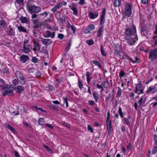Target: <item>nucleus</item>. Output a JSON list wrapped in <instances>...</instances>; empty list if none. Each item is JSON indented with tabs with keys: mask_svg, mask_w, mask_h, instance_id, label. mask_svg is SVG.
I'll return each instance as SVG.
<instances>
[{
	"mask_svg": "<svg viewBox=\"0 0 157 157\" xmlns=\"http://www.w3.org/2000/svg\"><path fill=\"white\" fill-rule=\"evenodd\" d=\"M126 39L128 44L133 45L138 40V37L136 34V29L134 25H132L126 30Z\"/></svg>",
	"mask_w": 157,
	"mask_h": 157,
	"instance_id": "f257e3e1",
	"label": "nucleus"
},
{
	"mask_svg": "<svg viewBox=\"0 0 157 157\" xmlns=\"http://www.w3.org/2000/svg\"><path fill=\"white\" fill-rule=\"evenodd\" d=\"M132 6L131 4L126 2H123L122 6V11L123 13L128 17H130L132 14Z\"/></svg>",
	"mask_w": 157,
	"mask_h": 157,
	"instance_id": "f03ea898",
	"label": "nucleus"
},
{
	"mask_svg": "<svg viewBox=\"0 0 157 157\" xmlns=\"http://www.w3.org/2000/svg\"><path fill=\"white\" fill-rule=\"evenodd\" d=\"M41 8L40 7L35 5H30L28 6V10L30 13H37L41 11Z\"/></svg>",
	"mask_w": 157,
	"mask_h": 157,
	"instance_id": "7ed1b4c3",
	"label": "nucleus"
},
{
	"mask_svg": "<svg viewBox=\"0 0 157 157\" xmlns=\"http://www.w3.org/2000/svg\"><path fill=\"white\" fill-rule=\"evenodd\" d=\"M15 75L17 79L20 78V80H19L20 83L22 85H25L26 83V81L22 74L20 71H16Z\"/></svg>",
	"mask_w": 157,
	"mask_h": 157,
	"instance_id": "20e7f679",
	"label": "nucleus"
},
{
	"mask_svg": "<svg viewBox=\"0 0 157 157\" xmlns=\"http://www.w3.org/2000/svg\"><path fill=\"white\" fill-rule=\"evenodd\" d=\"M149 58L151 61H157V49L151 51L149 53Z\"/></svg>",
	"mask_w": 157,
	"mask_h": 157,
	"instance_id": "39448f33",
	"label": "nucleus"
},
{
	"mask_svg": "<svg viewBox=\"0 0 157 157\" xmlns=\"http://www.w3.org/2000/svg\"><path fill=\"white\" fill-rule=\"evenodd\" d=\"M55 33L54 32H51L49 31L48 30L45 31V33L43 35V36L45 38H48L50 37L52 38L54 37Z\"/></svg>",
	"mask_w": 157,
	"mask_h": 157,
	"instance_id": "423d86ee",
	"label": "nucleus"
},
{
	"mask_svg": "<svg viewBox=\"0 0 157 157\" xmlns=\"http://www.w3.org/2000/svg\"><path fill=\"white\" fill-rule=\"evenodd\" d=\"M106 10L105 8H104L102 11V14L100 21V25H103V24L104 23L105 19V18L106 14Z\"/></svg>",
	"mask_w": 157,
	"mask_h": 157,
	"instance_id": "0eeeda50",
	"label": "nucleus"
},
{
	"mask_svg": "<svg viewBox=\"0 0 157 157\" xmlns=\"http://www.w3.org/2000/svg\"><path fill=\"white\" fill-rule=\"evenodd\" d=\"M95 27L92 24L90 25L84 30L85 34H89L91 33V31L94 30Z\"/></svg>",
	"mask_w": 157,
	"mask_h": 157,
	"instance_id": "6e6552de",
	"label": "nucleus"
},
{
	"mask_svg": "<svg viewBox=\"0 0 157 157\" xmlns=\"http://www.w3.org/2000/svg\"><path fill=\"white\" fill-rule=\"evenodd\" d=\"M13 90L18 94H20L24 91L25 88L23 86L21 85H18L15 86Z\"/></svg>",
	"mask_w": 157,
	"mask_h": 157,
	"instance_id": "1a4fd4ad",
	"label": "nucleus"
},
{
	"mask_svg": "<svg viewBox=\"0 0 157 157\" xmlns=\"http://www.w3.org/2000/svg\"><path fill=\"white\" fill-rule=\"evenodd\" d=\"M98 13L97 11L90 12L89 13V16L90 19H94L97 18L98 16Z\"/></svg>",
	"mask_w": 157,
	"mask_h": 157,
	"instance_id": "9d476101",
	"label": "nucleus"
},
{
	"mask_svg": "<svg viewBox=\"0 0 157 157\" xmlns=\"http://www.w3.org/2000/svg\"><path fill=\"white\" fill-rule=\"evenodd\" d=\"M42 42L43 44L45 46H47L51 44L53 42L50 39L43 38Z\"/></svg>",
	"mask_w": 157,
	"mask_h": 157,
	"instance_id": "9b49d317",
	"label": "nucleus"
},
{
	"mask_svg": "<svg viewBox=\"0 0 157 157\" xmlns=\"http://www.w3.org/2000/svg\"><path fill=\"white\" fill-rule=\"evenodd\" d=\"M19 59L22 63H25L29 59V57L27 55H22L20 57Z\"/></svg>",
	"mask_w": 157,
	"mask_h": 157,
	"instance_id": "f8f14e48",
	"label": "nucleus"
},
{
	"mask_svg": "<svg viewBox=\"0 0 157 157\" xmlns=\"http://www.w3.org/2000/svg\"><path fill=\"white\" fill-rule=\"evenodd\" d=\"M141 85L139 84L136 85V88L135 93H137L138 94H140L143 93V89H141Z\"/></svg>",
	"mask_w": 157,
	"mask_h": 157,
	"instance_id": "ddd939ff",
	"label": "nucleus"
},
{
	"mask_svg": "<svg viewBox=\"0 0 157 157\" xmlns=\"http://www.w3.org/2000/svg\"><path fill=\"white\" fill-rule=\"evenodd\" d=\"M63 5L62 3L59 2L57 3L55 7L52 9L51 11L53 13H55L57 10L59 9Z\"/></svg>",
	"mask_w": 157,
	"mask_h": 157,
	"instance_id": "4468645a",
	"label": "nucleus"
},
{
	"mask_svg": "<svg viewBox=\"0 0 157 157\" xmlns=\"http://www.w3.org/2000/svg\"><path fill=\"white\" fill-rule=\"evenodd\" d=\"M2 95L4 96L8 95L9 96H13L14 95V94L12 90H8L3 91L2 93Z\"/></svg>",
	"mask_w": 157,
	"mask_h": 157,
	"instance_id": "2eb2a0df",
	"label": "nucleus"
},
{
	"mask_svg": "<svg viewBox=\"0 0 157 157\" xmlns=\"http://www.w3.org/2000/svg\"><path fill=\"white\" fill-rule=\"evenodd\" d=\"M156 91H157V88L153 86H150L149 87L147 90V92H151L153 94Z\"/></svg>",
	"mask_w": 157,
	"mask_h": 157,
	"instance_id": "dca6fc26",
	"label": "nucleus"
},
{
	"mask_svg": "<svg viewBox=\"0 0 157 157\" xmlns=\"http://www.w3.org/2000/svg\"><path fill=\"white\" fill-rule=\"evenodd\" d=\"M29 47H31V46L29 45H23L22 51H23L24 53L26 54L27 53L30 51Z\"/></svg>",
	"mask_w": 157,
	"mask_h": 157,
	"instance_id": "f3484780",
	"label": "nucleus"
},
{
	"mask_svg": "<svg viewBox=\"0 0 157 157\" xmlns=\"http://www.w3.org/2000/svg\"><path fill=\"white\" fill-rule=\"evenodd\" d=\"M70 7V9L73 11L74 14L75 16H78V10L77 7L75 6H72Z\"/></svg>",
	"mask_w": 157,
	"mask_h": 157,
	"instance_id": "a211bd4d",
	"label": "nucleus"
},
{
	"mask_svg": "<svg viewBox=\"0 0 157 157\" xmlns=\"http://www.w3.org/2000/svg\"><path fill=\"white\" fill-rule=\"evenodd\" d=\"M0 87L2 88V90H9L11 87L10 86L7 84L1 85H0Z\"/></svg>",
	"mask_w": 157,
	"mask_h": 157,
	"instance_id": "6ab92c4d",
	"label": "nucleus"
},
{
	"mask_svg": "<svg viewBox=\"0 0 157 157\" xmlns=\"http://www.w3.org/2000/svg\"><path fill=\"white\" fill-rule=\"evenodd\" d=\"M104 26L102 25L100 27L98 31L97 36L98 37H100L102 35V32L104 31Z\"/></svg>",
	"mask_w": 157,
	"mask_h": 157,
	"instance_id": "aec40b11",
	"label": "nucleus"
},
{
	"mask_svg": "<svg viewBox=\"0 0 157 157\" xmlns=\"http://www.w3.org/2000/svg\"><path fill=\"white\" fill-rule=\"evenodd\" d=\"M94 99L95 101L97 102L98 101V99L99 98V94L98 92L96 91H94L93 93Z\"/></svg>",
	"mask_w": 157,
	"mask_h": 157,
	"instance_id": "412c9836",
	"label": "nucleus"
},
{
	"mask_svg": "<svg viewBox=\"0 0 157 157\" xmlns=\"http://www.w3.org/2000/svg\"><path fill=\"white\" fill-rule=\"evenodd\" d=\"M90 74L89 71H87L86 73V80L88 84H90V80L92 78L91 77H90Z\"/></svg>",
	"mask_w": 157,
	"mask_h": 157,
	"instance_id": "4be33fe9",
	"label": "nucleus"
},
{
	"mask_svg": "<svg viewBox=\"0 0 157 157\" xmlns=\"http://www.w3.org/2000/svg\"><path fill=\"white\" fill-rule=\"evenodd\" d=\"M34 47L38 50H40V46L37 41H35L33 43Z\"/></svg>",
	"mask_w": 157,
	"mask_h": 157,
	"instance_id": "5701e85b",
	"label": "nucleus"
},
{
	"mask_svg": "<svg viewBox=\"0 0 157 157\" xmlns=\"http://www.w3.org/2000/svg\"><path fill=\"white\" fill-rule=\"evenodd\" d=\"M17 28L19 32H22L24 33H27V30L24 27L22 26H18Z\"/></svg>",
	"mask_w": 157,
	"mask_h": 157,
	"instance_id": "b1692460",
	"label": "nucleus"
},
{
	"mask_svg": "<svg viewBox=\"0 0 157 157\" xmlns=\"http://www.w3.org/2000/svg\"><path fill=\"white\" fill-rule=\"evenodd\" d=\"M6 127L8 128L10 131H11L13 132L16 133V131L15 129L13 127H11L10 125L8 124H6Z\"/></svg>",
	"mask_w": 157,
	"mask_h": 157,
	"instance_id": "393cba45",
	"label": "nucleus"
},
{
	"mask_svg": "<svg viewBox=\"0 0 157 157\" xmlns=\"http://www.w3.org/2000/svg\"><path fill=\"white\" fill-rule=\"evenodd\" d=\"M111 121L109 120H106V125L107 127V130L110 131V129L111 128Z\"/></svg>",
	"mask_w": 157,
	"mask_h": 157,
	"instance_id": "a878e982",
	"label": "nucleus"
},
{
	"mask_svg": "<svg viewBox=\"0 0 157 157\" xmlns=\"http://www.w3.org/2000/svg\"><path fill=\"white\" fill-rule=\"evenodd\" d=\"M91 62L94 64L95 65L98 67L99 68L101 69L102 68V66L98 61L96 60H93L91 61Z\"/></svg>",
	"mask_w": 157,
	"mask_h": 157,
	"instance_id": "bb28decb",
	"label": "nucleus"
},
{
	"mask_svg": "<svg viewBox=\"0 0 157 157\" xmlns=\"http://www.w3.org/2000/svg\"><path fill=\"white\" fill-rule=\"evenodd\" d=\"M119 77L122 80L123 79L124 77L126 74L122 70H121L119 72Z\"/></svg>",
	"mask_w": 157,
	"mask_h": 157,
	"instance_id": "cd10ccee",
	"label": "nucleus"
},
{
	"mask_svg": "<svg viewBox=\"0 0 157 157\" xmlns=\"http://www.w3.org/2000/svg\"><path fill=\"white\" fill-rule=\"evenodd\" d=\"M6 25L5 21L3 19L0 20V28H3Z\"/></svg>",
	"mask_w": 157,
	"mask_h": 157,
	"instance_id": "c85d7f7f",
	"label": "nucleus"
},
{
	"mask_svg": "<svg viewBox=\"0 0 157 157\" xmlns=\"http://www.w3.org/2000/svg\"><path fill=\"white\" fill-rule=\"evenodd\" d=\"M48 15L47 12H45L42 13L40 14V17L41 19H44Z\"/></svg>",
	"mask_w": 157,
	"mask_h": 157,
	"instance_id": "c756f323",
	"label": "nucleus"
},
{
	"mask_svg": "<svg viewBox=\"0 0 157 157\" xmlns=\"http://www.w3.org/2000/svg\"><path fill=\"white\" fill-rule=\"evenodd\" d=\"M71 45V41H70L68 43V44L65 48V51L66 52H67L69 51V50L70 49Z\"/></svg>",
	"mask_w": 157,
	"mask_h": 157,
	"instance_id": "7c9ffc66",
	"label": "nucleus"
},
{
	"mask_svg": "<svg viewBox=\"0 0 157 157\" xmlns=\"http://www.w3.org/2000/svg\"><path fill=\"white\" fill-rule=\"evenodd\" d=\"M86 43L89 45H93L94 44V42L93 40L92 39H90V40H87L86 41Z\"/></svg>",
	"mask_w": 157,
	"mask_h": 157,
	"instance_id": "2f4dec72",
	"label": "nucleus"
},
{
	"mask_svg": "<svg viewBox=\"0 0 157 157\" xmlns=\"http://www.w3.org/2000/svg\"><path fill=\"white\" fill-rule=\"evenodd\" d=\"M100 51L101 52V54L102 55V56H105L106 55L107 53H106V52L105 51L104 48V47L103 46H101Z\"/></svg>",
	"mask_w": 157,
	"mask_h": 157,
	"instance_id": "473e14b6",
	"label": "nucleus"
},
{
	"mask_svg": "<svg viewBox=\"0 0 157 157\" xmlns=\"http://www.w3.org/2000/svg\"><path fill=\"white\" fill-rule=\"evenodd\" d=\"M97 87L98 89L101 90V92H102L104 91V89L103 87L102 83H101L100 84H97Z\"/></svg>",
	"mask_w": 157,
	"mask_h": 157,
	"instance_id": "72a5a7b5",
	"label": "nucleus"
},
{
	"mask_svg": "<svg viewBox=\"0 0 157 157\" xmlns=\"http://www.w3.org/2000/svg\"><path fill=\"white\" fill-rule=\"evenodd\" d=\"M20 19L23 23H27L28 22V20L26 17H21Z\"/></svg>",
	"mask_w": 157,
	"mask_h": 157,
	"instance_id": "f704fd0d",
	"label": "nucleus"
},
{
	"mask_svg": "<svg viewBox=\"0 0 157 157\" xmlns=\"http://www.w3.org/2000/svg\"><path fill=\"white\" fill-rule=\"evenodd\" d=\"M33 108L34 109H35L36 110H40L42 112H46V111L43 109L42 108L40 107H38L36 106H34L33 107Z\"/></svg>",
	"mask_w": 157,
	"mask_h": 157,
	"instance_id": "c9c22d12",
	"label": "nucleus"
},
{
	"mask_svg": "<svg viewBox=\"0 0 157 157\" xmlns=\"http://www.w3.org/2000/svg\"><path fill=\"white\" fill-rule=\"evenodd\" d=\"M8 34L10 36L15 35V32L13 28H10Z\"/></svg>",
	"mask_w": 157,
	"mask_h": 157,
	"instance_id": "e433bc0d",
	"label": "nucleus"
},
{
	"mask_svg": "<svg viewBox=\"0 0 157 157\" xmlns=\"http://www.w3.org/2000/svg\"><path fill=\"white\" fill-rule=\"evenodd\" d=\"M62 81V79H56V81H55V85L56 86H58L60 82H61Z\"/></svg>",
	"mask_w": 157,
	"mask_h": 157,
	"instance_id": "4c0bfd02",
	"label": "nucleus"
},
{
	"mask_svg": "<svg viewBox=\"0 0 157 157\" xmlns=\"http://www.w3.org/2000/svg\"><path fill=\"white\" fill-rule=\"evenodd\" d=\"M23 0H17L15 4L16 6L17 5L18 6H20L23 4Z\"/></svg>",
	"mask_w": 157,
	"mask_h": 157,
	"instance_id": "58836bf2",
	"label": "nucleus"
},
{
	"mask_svg": "<svg viewBox=\"0 0 157 157\" xmlns=\"http://www.w3.org/2000/svg\"><path fill=\"white\" fill-rule=\"evenodd\" d=\"M44 120L43 118H40L38 120V123L39 124L42 125L44 123Z\"/></svg>",
	"mask_w": 157,
	"mask_h": 157,
	"instance_id": "ea45409f",
	"label": "nucleus"
},
{
	"mask_svg": "<svg viewBox=\"0 0 157 157\" xmlns=\"http://www.w3.org/2000/svg\"><path fill=\"white\" fill-rule=\"evenodd\" d=\"M63 103H66V107H68L69 104L68 102V98L67 97H65V98H63Z\"/></svg>",
	"mask_w": 157,
	"mask_h": 157,
	"instance_id": "a19ab883",
	"label": "nucleus"
},
{
	"mask_svg": "<svg viewBox=\"0 0 157 157\" xmlns=\"http://www.w3.org/2000/svg\"><path fill=\"white\" fill-rule=\"evenodd\" d=\"M129 60H131L133 63H139V59L137 58H135V60H133L132 58L130 59Z\"/></svg>",
	"mask_w": 157,
	"mask_h": 157,
	"instance_id": "79ce46f5",
	"label": "nucleus"
},
{
	"mask_svg": "<svg viewBox=\"0 0 157 157\" xmlns=\"http://www.w3.org/2000/svg\"><path fill=\"white\" fill-rule=\"evenodd\" d=\"M78 85L80 90H82L83 87L82 84L81 80L80 79L78 81Z\"/></svg>",
	"mask_w": 157,
	"mask_h": 157,
	"instance_id": "37998d69",
	"label": "nucleus"
},
{
	"mask_svg": "<svg viewBox=\"0 0 157 157\" xmlns=\"http://www.w3.org/2000/svg\"><path fill=\"white\" fill-rule=\"evenodd\" d=\"M68 28L71 29L73 31V33H75L76 32V27L74 25H71L68 26Z\"/></svg>",
	"mask_w": 157,
	"mask_h": 157,
	"instance_id": "c03bdc74",
	"label": "nucleus"
},
{
	"mask_svg": "<svg viewBox=\"0 0 157 157\" xmlns=\"http://www.w3.org/2000/svg\"><path fill=\"white\" fill-rule=\"evenodd\" d=\"M12 83L14 86H16L19 84V82L17 79H14L12 81Z\"/></svg>",
	"mask_w": 157,
	"mask_h": 157,
	"instance_id": "a18cd8bd",
	"label": "nucleus"
},
{
	"mask_svg": "<svg viewBox=\"0 0 157 157\" xmlns=\"http://www.w3.org/2000/svg\"><path fill=\"white\" fill-rule=\"evenodd\" d=\"M35 71V69L33 68L27 69V71L29 73H33Z\"/></svg>",
	"mask_w": 157,
	"mask_h": 157,
	"instance_id": "49530a36",
	"label": "nucleus"
},
{
	"mask_svg": "<svg viewBox=\"0 0 157 157\" xmlns=\"http://www.w3.org/2000/svg\"><path fill=\"white\" fill-rule=\"evenodd\" d=\"M119 114L120 116L122 117H123L124 116V114L125 115V113H123L121 111V108H119Z\"/></svg>",
	"mask_w": 157,
	"mask_h": 157,
	"instance_id": "de8ad7c7",
	"label": "nucleus"
},
{
	"mask_svg": "<svg viewBox=\"0 0 157 157\" xmlns=\"http://www.w3.org/2000/svg\"><path fill=\"white\" fill-rule=\"evenodd\" d=\"M108 82H107L104 81L102 83L103 88H107L108 87Z\"/></svg>",
	"mask_w": 157,
	"mask_h": 157,
	"instance_id": "09e8293b",
	"label": "nucleus"
},
{
	"mask_svg": "<svg viewBox=\"0 0 157 157\" xmlns=\"http://www.w3.org/2000/svg\"><path fill=\"white\" fill-rule=\"evenodd\" d=\"M153 42L154 41L155 42L153 44H154V45H155L157 43V35L154 36L153 37Z\"/></svg>",
	"mask_w": 157,
	"mask_h": 157,
	"instance_id": "8fccbe9b",
	"label": "nucleus"
},
{
	"mask_svg": "<svg viewBox=\"0 0 157 157\" xmlns=\"http://www.w3.org/2000/svg\"><path fill=\"white\" fill-rule=\"evenodd\" d=\"M31 61L34 63H36L38 62V59L36 57H33Z\"/></svg>",
	"mask_w": 157,
	"mask_h": 157,
	"instance_id": "3c124183",
	"label": "nucleus"
},
{
	"mask_svg": "<svg viewBox=\"0 0 157 157\" xmlns=\"http://www.w3.org/2000/svg\"><path fill=\"white\" fill-rule=\"evenodd\" d=\"M102 2V1L101 0H98L96 4L98 6H101Z\"/></svg>",
	"mask_w": 157,
	"mask_h": 157,
	"instance_id": "603ef678",
	"label": "nucleus"
},
{
	"mask_svg": "<svg viewBox=\"0 0 157 157\" xmlns=\"http://www.w3.org/2000/svg\"><path fill=\"white\" fill-rule=\"evenodd\" d=\"M87 129L92 133H93L94 132V130L93 128L90 125H87Z\"/></svg>",
	"mask_w": 157,
	"mask_h": 157,
	"instance_id": "864d4df0",
	"label": "nucleus"
},
{
	"mask_svg": "<svg viewBox=\"0 0 157 157\" xmlns=\"http://www.w3.org/2000/svg\"><path fill=\"white\" fill-rule=\"evenodd\" d=\"M64 35L63 34L61 33H59L58 36V38L61 40H62L63 39Z\"/></svg>",
	"mask_w": 157,
	"mask_h": 157,
	"instance_id": "5fc2aeb1",
	"label": "nucleus"
},
{
	"mask_svg": "<svg viewBox=\"0 0 157 157\" xmlns=\"http://www.w3.org/2000/svg\"><path fill=\"white\" fill-rule=\"evenodd\" d=\"M62 124L65 127L68 128L69 129L70 128L69 125L67 123L64 121H63L62 122Z\"/></svg>",
	"mask_w": 157,
	"mask_h": 157,
	"instance_id": "6e6d98bb",
	"label": "nucleus"
},
{
	"mask_svg": "<svg viewBox=\"0 0 157 157\" xmlns=\"http://www.w3.org/2000/svg\"><path fill=\"white\" fill-rule=\"evenodd\" d=\"M88 104L91 105H94L95 104L94 101L93 100H90L88 101Z\"/></svg>",
	"mask_w": 157,
	"mask_h": 157,
	"instance_id": "4d7b16f0",
	"label": "nucleus"
},
{
	"mask_svg": "<svg viewBox=\"0 0 157 157\" xmlns=\"http://www.w3.org/2000/svg\"><path fill=\"white\" fill-rule=\"evenodd\" d=\"M154 139L155 144L157 145V135L155 134L154 135Z\"/></svg>",
	"mask_w": 157,
	"mask_h": 157,
	"instance_id": "13d9d810",
	"label": "nucleus"
},
{
	"mask_svg": "<svg viewBox=\"0 0 157 157\" xmlns=\"http://www.w3.org/2000/svg\"><path fill=\"white\" fill-rule=\"evenodd\" d=\"M13 152L14 154V155L16 157H20V155L16 151H14Z\"/></svg>",
	"mask_w": 157,
	"mask_h": 157,
	"instance_id": "bf43d9fd",
	"label": "nucleus"
},
{
	"mask_svg": "<svg viewBox=\"0 0 157 157\" xmlns=\"http://www.w3.org/2000/svg\"><path fill=\"white\" fill-rule=\"evenodd\" d=\"M48 88L50 91H52L53 90V87L51 85H48Z\"/></svg>",
	"mask_w": 157,
	"mask_h": 157,
	"instance_id": "052dcab7",
	"label": "nucleus"
},
{
	"mask_svg": "<svg viewBox=\"0 0 157 157\" xmlns=\"http://www.w3.org/2000/svg\"><path fill=\"white\" fill-rule=\"evenodd\" d=\"M79 4L82 5L85 4V1L84 0H80L79 1Z\"/></svg>",
	"mask_w": 157,
	"mask_h": 157,
	"instance_id": "680f3d73",
	"label": "nucleus"
},
{
	"mask_svg": "<svg viewBox=\"0 0 157 157\" xmlns=\"http://www.w3.org/2000/svg\"><path fill=\"white\" fill-rule=\"evenodd\" d=\"M149 0H141L142 3L144 5L146 4L148 2Z\"/></svg>",
	"mask_w": 157,
	"mask_h": 157,
	"instance_id": "e2e57ef3",
	"label": "nucleus"
},
{
	"mask_svg": "<svg viewBox=\"0 0 157 157\" xmlns=\"http://www.w3.org/2000/svg\"><path fill=\"white\" fill-rule=\"evenodd\" d=\"M124 120L125 123L128 125H130L129 122L127 119L125 118L124 119Z\"/></svg>",
	"mask_w": 157,
	"mask_h": 157,
	"instance_id": "0e129e2a",
	"label": "nucleus"
},
{
	"mask_svg": "<svg viewBox=\"0 0 157 157\" xmlns=\"http://www.w3.org/2000/svg\"><path fill=\"white\" fill-rule=\"evenodd\" d=\"M143 100V98H140V99L138 103L139 106H140L141 105L142 103Z\"/></svg>",
	"mask_w": 157,
	"mask_h": 157,
	"instance_id": "69168bd1",
	"label": "nucleus"
},
{
	"mask_svg": "<svg viewBox=\"0 0 157 157\" xmlns=\"http://www.w3.org/2000/svg\"><path fill=\"white\" fill-rule=\"evenodd\" d=\"M118 1V0H114L113 1V3L114 5V6L115 7H118V4L117 3V2Z\"/></svg>",
	"mask_w": 157,
	"mask_h": 157,
	"instance_id": "338daca9",
	"label": "nucleus"
},
{
	"mask_svg": "<svg viewBox=\"0 0 157 157\" xmlns=\"http://www.w3.org/2000/svg\"><path fill=\"white\" fill-rule=\"evenodd\" d=\"M157 151V146H155L154 148L153 149L152 152L153 153H155Z\"/></svg>",
	"mask_w": 157,
	"mask_h": 157,
	"instance_id": "774afa93",
	"label": "nucleus"
}]
</instances>
